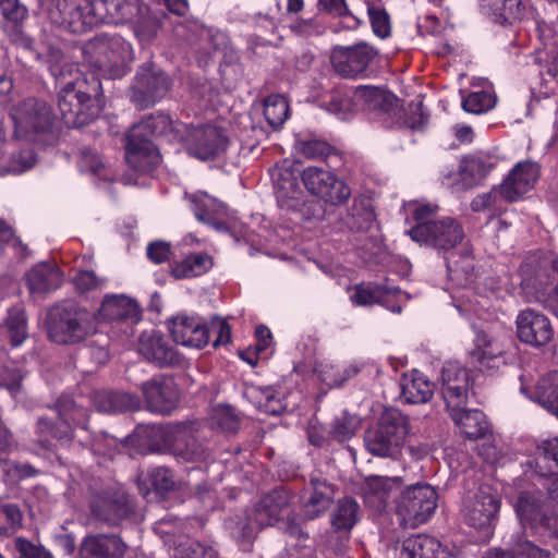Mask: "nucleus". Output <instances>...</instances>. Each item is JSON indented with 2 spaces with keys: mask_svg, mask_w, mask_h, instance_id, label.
Returning <instances> with one entry per match:
<instances>
[{
  "mask_svg": "<svg viewBox=\"0 0 558 558\" xmlns=\"http://www.w3.org/2000/svg\"><path fill=\"white\" fill-rule=\"evenodd\" d=\"M290 513L288 492L275 489L255 506L254 521H252V512L243 510L231 517L226 527L244 549L250 547L258 529L275 523H280V529L291 536L301 538L304 535L301 524L291 519Z\"/></svg>",
  "mask_w": 558,
  "mask_h": 558,
  "instance_id": "f03ea898",
  "label": "nucleus"
},
{
  "mask_svg": "<svg viewBox=\"0 0 558 558\" xmlns=\"http://www.w3.org/2000/svg\"><path fill=\"white\" fill-rule=\"evenodd\" d=\"M142 391L150 411L168 414L177 405L179 390L172 378L155 377L142 385Z\"/></svg>",
  "mask_w": 558,
  "mask_h": 558,
  "instance_id": "aec40b11",
  "label": "nucleus"
},
{
  "mask_svg": "<svg viewBox=\"0 0 558 558\" xmlns=\"http://www.w3.org/2000/svg\"><path fill=\"white\" fill-rule=\"evenodd\" d=\"M440 380V391L447 410H457L466 407L470 395V377L468 371L458 362H446L441 369Z\"/></svg>",
  "mask_w": 558,
  "mask_h": 558,
  "instance_id": "ddd939ff",
  "label": "nucleus"
},
{
  "mask_svg": "<svg viewBox=\"0 0 558 558\" xmlns=\"http://www.w3.org/2000/svg\"><path fill=\"white\" fill-rule=\"evenodd\" d=\"M448 278L453 286L466 288L476 282L475 262L471 254L451 253L447 258Z\"/></svg>",
  "mask_w": 558,
  "mask_h": 558,
  "instance_id": "473e14b6",
  "label": "nucleus"
},
{
  "mask_svg": "<svg viewBox=\"0 0 558 558\" xmlns=\"http://www.w3.org/2000/svg\"><path fill=\"white\" fill-rule=\"evenodd\" d=\"M295 147L306 158L327 157L331 151L330 145L320 140L299 141Z\"/></svg>",
  "mask_w": 558,
  "mask_h": 558,
  "instance_id": "680f3d73",
  "label": "nucleus"
},
{
  "mask_svg": "<svg viewBox=\"0 0 558 558\" xmlns=\"http://www.w3.org/2000/svg\"><path fill=\"white\" fill-rule=\"evenodd\" d=\"M520 392L538 403L547 412L558 416V372L545 375L537 384L534 392L530 389L531 379L525 375L519 377Z\"/></svg>",
  "mask_w": 558,
  "mask_h": 558,
  "instance_id": "412c9836",
  "label": "nucleus"
},
{
  "mask_svg": "<svg viewBox=\"0 0 558 558\" xmlns=\"http://www.w3.org/2000/svg\"><path fill=\"white\" fill-rule=\"evenodd\" d=\"M314 488L304 502V515L312 520L325 512L330 506V489L322 482H314Z\"/></svg>",
  "mask_w": 558,
  "mask_h": 558,
  "instance_id": "c03bdc74",
  "label": "nucleus"
},
{
  "mask_svg": "<svg viewBox=\"0 0 558 558\" xmlns=\"http://www.w3.org/2000/svg\"><path fill=\"white\" fill-rule=\"evenodd\" d=\"M22 523V513L16 505H0V534L14 532Z\"/></svg>",
  "mask_w": 558,
  "mask_h": 558,
  "instance_id": "4d7b16f0",
  "label": "nucleus"
},
{
  "mask_svg": "<svg viewBox=\"0 0 558 558\" xmlns=\"http://www.w3.org/2000/svg\"><path fill=\"white\" fill-rule=\"evenodd\" d=\"M502 195L500 194V186L498 189H494L488 193H483L477 195L471 203V208L473 211H490L492 214H497L502 210L501 205Z\"/></svg>",
  "mask_w": 558,
  "mask_h": 558,
  "instance_id": "6e6d98bb",
  "label": "nucleus"
},
{
  "mask_svg": "<svg viewBox=\"0 0 558 558\" xmlns=\"http://www.w3.org/2000/svg\"><path fill=\"white\" fill-rule=\"evenodd\" d=\"M98 317L86 308L68 304L47 314L48 338L58 344H75L97 332Z\"/></svg>",
  "mask_w": 558,
  "mask_h": 558,
  "instance_id": "39448f33",
  "label": "nucleus"
},
{
  "mask_svg": "<svg viewBox=\"0 0 558 558\" xmlns=\"http://www.w3.org/2000/svg\"><path fill=\"white\" fill-rule=\"evenodd\" d=\"M515 327L519 340L534 348L547 344L554 336L549 319L531 308L519 312Z\"/></svg>",
  "mask_w": 558,
  "mask_h": 558,
  "instance_id": "dca6fc26",
  "label": "nucleus"
},
{
  "mask_svg": "<svg viewBox=\"0 0 558 558\" xmlns=\"http://www.w3.org/2000/svg\"><path fill=\"white\" fill-rule=\"evenodd\" d=\"M169 78L161 71L151 66L142 68L136 75L132 100L142 108L155 104L163 97L169 89Z\"/></svg>",
  "mask_w": 558,
  "mask_h": 558,
  "instance_id": "6ab92c4d",
  "label": "nucleus"
},
{
  "mask_svg": "<svg viewBox=\"0 0 558 558\" xmlns=\"http://www.w3.org/2000/svg\"><path fill=\"white\" fill-rule=\"evenodd\" d=\"M173 129L170 118L165 113H158L143 119L130 130V133L133 137L150 140L151 136L165 135Z\"/></svg>",
  "mask_w": 558,
  "mask_h": 558,
  "instance_id": "4c0bfd02",
  "label": "nucleus"
},
{
  "mask_svg": "<svg viewBox=\"0 0 558 558\" xmlns=\"http://www.w3.org/2000/svg\"><path fill=\"white\" fill-rule=\"evenodd\" d=\"M500 506L498 493L488 484H483L465 495L461 515L466 525L489 535L498 520Z\"/></svg>",
  "mask_w": 558,
  "mask_h": 558,
  "instance_id": "0eeeda50",
  "label": "nucleus"
},
{
  "mask_svg": "<svg viewBox=\"0 0 558 558\" xmlns=\"http://www.w3.org/2000/svg\"><path fill=\"white\" fill-rule=\"evenodd\" d=\"M331 531L339 537H345L349 534V506L348 502L340 501L338 507L330 514Z\"/></svg>",
  "mask_w": 558,
  "mask_h": 558,
  "instance_id": "052dcab7",
  "label": "nucleus"
},
{
  "mask_svg": "<svg viewBox=\"0 0 558 558\" xmlns=\"http://www.w3.org/2000/svg\"><path fill=\"white\" fill-rule=\"evenodd\" d=\"M213 266L211 257L208 254L198 253L186 256L183 260L174 264L172 275L177 279L196 277L205 274Z\"/></svg>",
  "mask_w": 558,
  "mask_h": 558,
  "instance_id": "ea45409f",
  "label": "nucleus"
},
{
  "mask_svg": "<svg viewBox=\"0 0 558 558\" xmlns=\"http://www.w3.org/2000/svg\"><path fill=\"white\" fill-rule=\"evenodd\" d=\"M36 155L32 148L27 147L19 153L11 155L8 162L0 160V175L20 174L32 169L36 163Z\"/></svg>",
  "mask_w": 558,
  "mask_h": 558,
  "instance_id": "8fccbe9b",
  "label": "nucleus"
},
{
  "mask_svg": "<svg viewBox=\"0 0 558 558\" xmlns=\"http://www.w3.org/2000/svg\"><path fill=\"white\" fill-rule=\"evenodd\" d=\"M517 517L524 527L549 537L558 538V515L548 514V507L541 502V494L522 492L513 502Z\"/></svg>",
  "mask_w": 558,
  "mask_h": 558,
  "instance_id": "9b49d317",
  "label": "nucleus"
},
{
  "mask_svg": "<svg viewBox=\"0 0 558 558\" xmlns=\"http://www.w3.org/2000/svg\"><path fill=\"white\" fill-rule=\"evenodd\" d=\"M474 344L471 355L481 371L497 369L504 364V345L497 338L478 331Z\"/></svg>",
  "mask_w": 558,
  "mask_h": 558,
  "instance_id": "393cba45",
  "label": "nucleus"
},
{
  "mask_svg": "<svg viewBox=\"0 0 558 558\" xmlns=\"http://www.w3.org/2000/svg\"><path fill=\"white\" fill-rule=\"evenodd\" d=\"M535 472L539 476H548L558 473V437L544 440L537 447Z\"/></svg>",
  "mask_w": 558,
  "mask_h": 558,
  "instance_id": "e433bc0d",
  "label": "nucleus"
},
{
  "mask_svg": "<svg viewBox=\"0 0 558 558\" xmlns=\"http://www.w3.org/2000/svg\"><path fill=\"white\" fill-rule=\"evenodd\" d=\"M408 300L405 292L397 287L379 286L373 282L357 284L353 302L360 306L380 304L392 313H401L403 302Z\"/></svg>",
  "mask_w": 558,
  "mask_h": 558,
  "instance_id": "f3484780",
  "label": "nucleus"
},
{
  "mask_svg": "<svg viewBox=\"0 0 558 558\" xmlns=\"http://www.w3.org/2000/svg\"><path fill=\"white\" fill-rule=\"evenodd\" d=\"M213 421L223 430L233 433L239 427L234 410L229 405H219L214 410Z\"/></svg>",
  "mask_w": 558,
  "mask_h": 558,
  "instance_id": "e2e57ef3",
  "label": "nucleus"
},
{
  "mask_svg": "<svg viewBox=\"0 0 558 558\" xmlns=\"http://www.w3.org/2000/svg\"><path fill=\"white\" fill-rule=\"evenodd\" d=\"M138 350L146 360L159 366L171 365L177 361L174 350L157 333L143 335Z\"/></svg>",
  "mask_w": 558,
  "mask_h": 558,
  "instance_id": "72a5a7b5",
  "label": "nucleus"
},
{
  "mask_svg": "<svg viewBox=\"0 0 558 558\" xmlns=\"http://www.w3.org/2000/svg\"><path fill=\"white\" fill-rule=\"evenodd\" d=\"M116 45L121 51L119 53L112 51L111 56L108 57V64L105 62L101 63L102 71L110 78H119L125 75L129 64L134 59L133 50L125 40L122 39Z\"/></svg>",
  "mask_w": 558,
  "mask_h": 558,
  "instance_id": "79ce46f5",
  "label": "nucleus"
},
{
  "mask_svg": "<svg viewBox=\"0 0 558 558\" xmlns=\"http://www.w3.org/2000/svg\"><path fill=\"white\" fill-rule=\"evenodd\" d=\"M50 72L59 88L58 106L66 124L81 126L99 116L104 102L98 80L88 82L68 60L51 63Z\"/></svg>",
  "mask_w": 558,
  "mask_h": 558,
  "instance_id": "f257e3e1",
  "label": "nucleus"
},
{
  "mask_svg": "<svg viewBox=\"0 0 558 558\" xmlns=\"http://www.w3.org/2000/svg\"><path fill=\"white\" fill-rule=\"evenodd\" d=\"M186 141L189 154L204 161L220 156L228 145L223 130L214 124L194 128Z\"/></svg>",
  "mask_w": 558,
  "mask_h": 558,
  "instance_id": "2eb2a0df",
  "label": "nucleus"
},
{
  "mask_svg": "<svg viewBox=\"0 0 558 558\" xmlns=\"http://www.w3.org/2000/svg\"><path fill=\"white\" fill-rule=\"evenodd\" d=\"M192 209L199 221L211 225L218 230L223 228V223L218 221V218L226 215L227 208L216 198L206 193H197L192 198Z\"/></svg>",
  "mask_w": 558,
  "mask_h": 558,
  "instance_id": "f704fd0d",
  "label": "nucleus"
},
{
  "mask_svg": "<svg viewBox=\"0 0 558 558\" xmlns=\"http://www.w3.org/2000/svg\"><path fill=\"white\" fill-rule=\"evenodd\" d=\"M448 412L466 438H482L489 430L486 416L480 410H468L466 407H463L462 409L449 410Z\"/></svg>",
  "mask_w": 558,
  "mask_h": 558,
  "instance_id": "2f4dec72",
  "label": "nucleus"
},
{
  "mask_svg": "<svg viewBox=\"0 0 558 558\" xmlns=\"http://www.w3.org/2000/svg\"><path fill=\"white\" fill-rule=\"evenodd\" d=\"M543 41V50L537 49V59L543 61V53L545 54V60L548 62V72L549 74L556 76L558 75V37H544Z\"/></svg>",
  "mask_w": 558,
  "mask_h": 558,
  "instance_id": "13d9d810",
  "label": "nucleus"
},
{
  "mask_svg": "<svg viewBox=\"0 0 558 558\" xmlns=\"http://www.w3.org/2000/svg\"><path fill=\"white\" fill-rule=\"evenodd\" d=\"M405 233L420 244L448 251L462 242L464 230L461 223L451 217L433 221L430 226H413Z\"/></svg>",
  "mask_w": 558,
  "mask_h": 558,
  "instance_id": "f8f14e48",
  "label": "nucleus"
},
{
  "mask_svg": "<svg viewBox=\"0 0 558 558\" xmlns=\"http://www.w3.org/2000/svg\"><path fill=\"white\" fill-rule=\"evenodd\" d=\"M0 10L5 23V31L15 35L21 33L28 16L27 8L20 0H0Z\"/></svg>",
  "mask_w": 558,
  "mask_h": 558,
  "instance_id": "37998d69",
  "label": "nucleus"
},
{
  "mask_svg": "<svg viewBox=\"0 0 558 558\" xmlns=\"http://www.w3.org/2000/svg\"><path fill=\"white\" fill-rule=\"evenodd\" d=\"M26 282L32 294L44 295L61 286L62 276L57 266L49 263H40L27 272Z\"/></svg>",
  "mask_w": 558,
  "mask_h": 558,
  "instance_id": "cd10ccee",
  "label": "nucleus"
},
{
  "mask_svg": "<svg viewBox=\"0 0 558 558\" xmlns=\"http://www.w3.org/2000/svg\"><path fill=\"white\" fill-rule=\"evenodd\" d=\"M496 165V158L487 154L469 155L460 162L459 175L465 186H473L484 180Z\"/></svg>",
  "mask_w": 558,
  "mask_h": 558,
  "instance_id": "c756f323",
  "label": "nucleus"
},
{
  "mask_svg": "<svg viewBox=\"0 0 558 558\" xmlns=\"http://www.w3.org/2000/svg\"><path fill=\"white\" fill-rule=\"evenodd\" d=\"M510 546L509 551L494 550L484 558H549L550 555L548 550L538 547L521 534L511 536Z\"/></svg>",
  "mask_w": 558,
  "mask_h": 558,
  "instance_id": "c9c22d12",
  "label": "nucleus"
},
{
  "mask_svg": "<svg viewBox=\"0 0 558 558\" xmlns=\"http://www.w3.org/2000/svg\"><path fill=\"white\" fill-rule=\"evenodd\" d=\"M5 327L13 347L21 345L27 338V323L23 310H12L9 312Z\"/></svg>",
  "mask_w": 558,
  "mask_h": 558,
  "instance_id": "603ef678",
  "label": "nucleus"
},
{
  "mask_svg": "<svg viewBox=\"0 0 558 558\" xmlns=\"http://www.w3.org/2000/svg\"><path fill=\"white\" fill-rule=\"evenodd\" d=\"M171 336L184 347L201 349L208 343V328L199 317H177L171 327Z\"/></svg>",
  "mask_w": 558,
  "mask_h": 558,
  "instance_id": "b1692460",
  "label": "nucleus"
},
{
  "mask_svg": "<svg viewBox=\"0 0 558 558\" xmlns=\"http://www.w3.org/2000/svg\"><path fill=\"white\" fill-rule=\"evenodd\" d=\"M71 7L70 14L83 19V23L121 24L137 10L136 0H63Z\"/></svg>",
  "mask_w": 558,
  "mask_h": 558,
  "instance_id": "1a4fd4ad",
  "label": "nucleus"
},
{
  "mask_svg": "<svg viewBox=\"0 0 558 558\" xmlns=\"http://www.w3.org/2000/svg\"><path fill=\"white\" fill-rule=\"evenodd\" d=\"M80 168L82 171H88L93 174L101 175L102 178H108L107 173H102L106 171L105 163L99 155L92 149H84L81 154L80 159Z\"/></svg>",
  "mask_w": 558,
  "mask_h": 558,
  "instance_id": "774afa93",
  "label": "nucleus"
},
{
  "mask_svg": "<svg viewBox=\"0 0 558 558\" xmlns=\"http://www.w3.org/2000/svg\"><path fill=\"white\" fill-rule=\"evenodd\" d=\"M125 149L128 165L137 172L147 173L160 162V156L148 138L133 137L129 132Z\"/></svg>",
  "mask_w": 558,
  "mask_h": 558,
  "instance_id": "5701e85b",
  "label": "nucleus"
},
{
  "mask_svg": "<svg viewBox=\"0 0 558 558\" xmlns=\"http://www.w3.org/2000/svg\"><path fill=\"white\" fill-rule=\"evenodd\" d=\"M195 423H178L169 426H150L147 436L162 438L163 446L182 462H202L208 458L207 448L198 441Z\"/></svg>",
  "mask_w": 558,
  "mask_h": 558,
  "instance_id": "423d86ee",
  "label": "nucleus"
},
{
  "mask_svg": "<svg viewBox=\"0 0 558 558\" xmlns=\"http://www.w3.org/2000/svg\"><path fill=\"white\" fill-rule=\"evenodd\" d=\"M351 232H368L375 222L374 208L371 194H363L355 198L353 213H351Z\"/></svg>",
  "mask_w": 558,
  "mask_h": 558,
  "instance_id": "58836bf2",
  "label": "nucleus"
},
{
  "mask_svg": "<svg viewBox=\"0 0 558 558\" xmlns=\"http://www.w3.org/2000/svg\"><path fill=\"white\" fill-rule=\"evenodd\" d=\"M23 375L16 367L4 366L0 369V387L5 388L16 399L22 391Z\"/></svg>",
  "mask_w": 558,
  "mask_h": 558,
  "instance_id": "bf43d9fd",
  "label": "nucleus"
},
{
  "mask_svg": "<svg viewBox=\"0 0 558 558\" xmlns=\"http://www.w3.org/2000/svg\"><path fill=\"white\" fill-rule=\"evenodd\" d=\"M391 95H386L383 90L374 86H357L351 97V107L361 110H375L381 108Z\"/></svg>",
  "mask_w": 558,
  "mask_h": 558,
  "instance_id": "a19ab883",
  "label": "nucleus"
},
{
  "mask_svg": "<svg viewBox=\"0 0 558 558\" xmlns=\"http://www.w3.org/2000/svg\"><path fill=\"white\" fill-rule=\"evenodd\" d=\"M125 545L114 535H97L85 538L81 554L83 558H122Z\"/></svg>",
  "mask_w": 558,
  "mask_h": 558,
  "instance_id": "c85d7f7f",
  "label": "nucleus"
},
{
  "mask_svg": "<svg viewBox=\"0 0 558 558\" xmlns=\"http://www.w3.org/2000/svg\"><path fill=\"white\" fill-rule=\"evenodd\" d=\"M527 8L525 0H502L496 16L502 19L500 23L519 20Z\"/></svg>",
  "mask_w": 558,
  "mask_h": 558,
  "instance_id": "0e129e2a",
  "label": "nucleus"
},
{
  "mask_svg": "<svg viewBox=\"0 0 558 558\" xmlns=\"http://www.w3.org/2000/svg\"><path fill=\"white\" fill-rule=\"evenodd\" d=\"M520 284L523 291L558 316V283L553 290L549 286L558 280V255L536 252L527 255L519 268Z\"/></svg>",
  "mask_w": 558,
  "mask_h": 558,
  "instance_id": "7ed1b4c3",
  "label": "nucleus"
},
{
  "mask_svg": "<svg viewBox=\"0 0 558 558\" xmlns=\"http://www.w3.org/2000/svg\"><path fill=\"white\" fill-rule=\"evenodd\" d=\"M57 412L62 423L70 426H81L85 428V423L88 417L87 410L83 405H78L72 398L64 396L60 398L56 403Z\"/></svg>",
  "mask_w": 558,
  "mask_h": 558,
  "instance_id": "a18cd8bd",
  "label": "nucleus"
},
{
  "mask_svg": "<svg viewBox=\"0 0 558 558\" xmlns=\"http://www.w3.org/2000/svg\"><path fill=\"white\" fill-rule=\"evenodd\" d=\"M410 430L409 418L398 409L387 408L377 424L365 432V448L373 456L401 461Z\"/></svg>",
  "mask_w": 558,
  "mask_h": 558,
  "instance_id": "20e7f679",
  "label": "nucleus"
},
{
  "mask_svg": "<svg viewBox=\"0 0 558 558\" xmlns=\"http://www.w3.org/2000/svg\"><path fill=\"white\" fill-rule=\"evenodd\" d=\"M401 484L399 476H380L375 475L366 480L363 488V497L366 506L374 509L376 512H381L386 509L392 492Z\"/></svg>",
  "mask_w": 558,
  "mask_h": 558,
  "instance_id": "a878e982",
  "label": "nucleus"
},
{
  "mask_svg": "<svg viewBox=\"0 0 558 558\" xmlns=\"http://www.w3.org/2000/svg\"><path fill=\"white\" fill-rule=\"evenodd\" d=\"M208 328V338L214 337L213 345L215 348L228 344L231 340V329L226 319L216 317L211 320Z\"/></svg>",
  "mask_w": 558,
  "mask_h": 558,
  "instance_id": "69168bd1",
  "label": "nucleus"
},
{
  "mask_svg": "<svg viewBox=\"0 0 558 558\" xmlns=\"http://www.w3.org/2000/svg\"><path fill=\"white\" fill-rule=\"evenodd\" d=\"M245 395L251 399H254L258 409H262L270 414H278L286 408L281 400L275 397L274 390L268 387H252L245 391Z\"/></svg>",
  "mask_w": 558,
  "mask_h": 558,
  "instance_id": "3c124183",
  "label": "nucleus"
},
{
  "mask_svg": "<svg viewBox=\"0 0 558 558\" xmlns=\"http://www.w3.org/2000/svg\"><path fill=\"white\" fill-rule=\"evenodd\" d=\"M437 508V493L428 484L405 488L396 500V514L400 525L415 529L426 523Z\"/></svg>",
  "mask_w": 558,
  "mask_h": 558,
  "instance_id": "6e6552de",
  "label": "nucleus"
},
{
  "mask_svg": "<svg viewBox=\"0 0 558 558\" xmlns=\"http://www.w3.org/2000/svg\"><path fill=\"white\" fill-rule=\"evenodd\" d=\"M541 168L535 161H519L500 184V194L506 201H518L534 189Z\"/></svg>",
  "mask_w": 558,
  "mask_h": 558,
  "instance_id": "a211bd4d",
  "label": "nucleus"
},
{
  "mask_svg": "<svg viewBox=\"0 0 558 558\" xmlns=\"http://www.w3.org/2000/svg\"><path fill=\"white\" fill-rule=\"evenodd\" d=\"M306 190L326 202L338 204L349 196L345 183L331 171L318 167H307L302 173Z\"/></svg>",
  "mask_w": 558,
  "mask_h": 558,
  "instance_id": "4468645a",
  "label": "nucleus"
},
{
  "mask_svg": "<svg viewBox=\"0 0 558 558\" xmlns=\"http://www.w3.org/2000/svg\"><path fill=\"white\" fill-rule=\"evenodd\" d=\"M375 56L374 49L366 44L351 47V76H364Z\"/></svg>",
  "mask_w": 558,
  "mask_h": 558,
  "instance_id": "5fc2aeb1",
  "label": "nucleus"
},
{
  "mask_svg": "<svg viewBox=\"0 0 558 558\" xmlns=\"http://www.w3.org/2000/svg\"><path fill=\"white\" fill-rule=\"evenodd\" d=\"M496 105V95L490 90L472 92L462 101V108L470 113L481 114L493 109Z\"/></svg>",
  "mask_w": 558,
  "mask_h": 558,
  "instance_id": "864d4df0",
  "label": "nucleus"
},
{
  "mask_svg": "<svg viewBox=\"0 0 558 558\" xmlns=\"http://www.w3.org/2000/svg\"><path fill=\"white\" fill-rule=\"evenodd\" d=\"M140 314L137 303L123 294L106 295L98 312L99 318L106 322H137Z\"/></svg>",
  "mask_w": 558,
  "mask_h": 558,
  "instance_id": "bb28decb",
  "label": "nucleus"
},
{
  "mask_svg": "<svg viewBox=\"0 0 558 558\" xmlns=\"http://www.w3.org/2000/svg\"><path fill=\"white\" fill-rule=\"evenodd\" d=\"M401 396L407 403H426L434 393V384L418 371L404 374L400 380Z\"/></svg>",
  "mask_w": 558,
  "mask_h": 558,
  "instance_id": "7c9ffc66",
  "label": "nucleus"
},
{
  "mask_svg": "<svg viewBox=\"0 0 558 558\" xmlns=\"http://www.w3.org/2000/svg\"><path fill=\"white\" fill-rule=\"evenodd\" d=\"M289 113V104L282 95H270L264 100V116L272 129H279Z\"/></svg>",
  "mask_w": 558,
  "mask_h": 558,
  "instance_id": "09e8293b",
  "label": "nucleus"
},
{
  "mask_svg": "<svg viewBox=\"0 0 558 558\" xmlns=\"http://www.w3.org/2000/svg\"><path fill=\"white\" fill-rule=\"evenodd\" d=\"M95 404L104 413L120 412L137 407V400L126 393L102 392L96 396Z\"/></svg>",
  "mask_w": 558,
  "mask_h": 558,
  "instance_id": "49530a36",
  "label": "nucleus"
},
{
  "mask_svg": "<svg viewBox=\"0 0 558 558\" xmlns=\"http://www.w3.org/2000/svg\"><path fill=\"white\" fill-rule=\"evenodd\" d=\"M271 179L277 187L279 197H293V193L298 186L296 175L291 170V163L283 161L281 165L275 166L270 170Z\"/></svg>",
  "mask_w": 558,
  "mask_h": 558,
  "instance_id": "de8ad7c7",
  "label": "nucleus"
},
{
  "mask_svg": "<svg viewBox=\"0 0 558 558\" xmlns=\"http://www.w3.org/2000/svg\"><path fill=\"white\" fill-rule=\"evenodd\" d=\"M393 558H448L441 544L428 535H413L389 549Z\"/></svg>",
  "mask_w": 558,
  "mask_h": 558,
  "instance_id": "4be33fe9",
  "label": "nucleus"
},
{
  "mask_svg": "<svg viewBox=\"0 0 558 558\" xmlns=\"http://www.w3.org/2000/svg\"><path fill=\"white\" fill-rule=\"evenodd\" d=\"M374 35H390L391 26L388 13L379 7L367 8Z\"/></svg>",
  "mask_w": 558,
  "mask_h": 558,
  "instance_id": "338daca9",
  "label": "nucleus"
},
{
  "mask_svg": "<svg viewBox=\"0 0 558 558\" xmlns=\"http://www.w3.org/2000/svg\"><path fill=\"white\" fill-rule=\"evenodd\" d=\"M11 118L14 123V135L17 138L33 141L50 129L53 114L45 100L27 98L12 108Z\"/></svg>",
  "mask_w": 558,
  "mask_h": 558,
  "instance_id": "9d476101",
  "label": "nucleus"
}]
</instances>
